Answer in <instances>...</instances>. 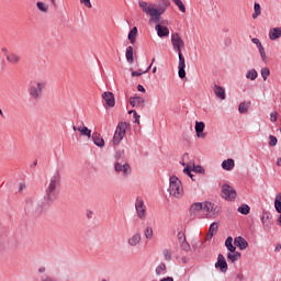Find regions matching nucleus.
Segmentation results:
<instances>
[{
	"mask_svg": "<svg viewBox=\"0 0 281 281\" xmlns=\"http://www.w3.org/2000/svg\"><path fill=\"white\" fill-rule=\"evenodd\" d=\"M274 207H276V211L281 214V200L280 199H276L274 200Z\"/></svg>",
	"mask_w": 281,
	"mask_h": 281,
	"instance_id": "49",
	"label": "nucleus"
},
{
	"mask_svg": "<svg viewBox=\"0 0 281 281\" xmlns=\"http://www.w3.org/2000/svg\"><path fill=\"white\" fill-rule=\"evenodd\" d=\"M194 171H195V172H199V173H203V172H205V169H203V167H201V166H196V167L194 168Z\"/></svg>",
	"mask_w": 281,
	"mask_h": 281,
	"instance_id": "57",
	"label": "nucleus"
},
{
	"mask_svg": "<svg viewBox=\"0 0 281 281\" xmlns=\"http://www.w3.org/2000/svg\"><path fill=\"white\" fill-rule=\"evenodd\" d=\"M102 98L108 106H115V95L113 94V92H103Z\"/></svg>",
	"mask_w": 281,
	"mask_h": 281,
	"instance_id": "20",
	"label": "nucleus"
},
{
	"mask_svg": "<svg viewBox=\"0 0 281 281\" xmlns=\"http://www.w3.org/2000/svg\"><path fill=\"white\" fill-rule=\"evenodd\" d=\"M7 60L10 63V65H19V63H21V55L11 52L7 54Z\"/></svg>",
	"mask_w": 281,
	"mask_h": 281,
	"instance_id": "22",
	"label": "nucleus"
},
{
	"mask_svg": "<svg viewBox=\"0 0 281 281\" xmlns=\"http://www.w3.org/2000/svg\"><path fill=\"white\" fill-rule=\"evenodd\" d=\"M47 87L45 81L35 82V85L29 88V95L33 98V100H41L43 98V91Z\"/></svg>",
	"mask_w": 281,
	"mask_h": 281,
	"instance_id": "3",
	"label": "nucleus"
},
{
	"mask_svg": "<svg viewBox=\"0 0 281 281\" xmlns=\"http://www.w3.org/2000/svg\"><path fill=\"white\" fill-rule=\"evenodd\" d=\"M257 48L259 49L262 63H267V53L265 52V46L261 45Z\"/></svg>",
	"mask_w": 281,
	"mask_h": 281,
	"instance_id": "40",
	"label": "nucleus"
},
{
	"mask_svg": "<svg viewBox=\"0 0 281 281\" xmlns=\"http://www.w3.org/2000/svg\"><path fill=\"white\" fill-rule=\"evenodd\" d=\"M144 236H145V238H147L148 240H150V238H153V227H147V228L145 229Z\"/></svg>",
	"mask_w": 281,
	"mask_h": 281,
	"instance_id": "44",
	"label": "nucleus"
},
{
	"mask_svg": "<svg viewBox=\"0 0 281 281\" xmlns=\"http://www.w3.org/2000/svg\"><path fill=\"white\" fill-rule=\"evenodd\" d=\"M135 210H136V214H137L138 218L140 221H145L146 220V204H144V199H142L140 196L136 198Z\"/></svg>",
	"mask_w": 281,
	"mask_h": 281,
	"instance_id": "9",
	"label": "nucleus"
},
{
	"mask_svg": "<svg viewBox=\"0 0 281 281\" xmlns=\"http://www.w3.org/2000/svg\"><path fill=\"white\" fill-rule=\"evenodd\" d=\"M42 281H56V279H54L52 277H45L42 279Z\"/></svg>",
	"mask_w": 281,
	"mask_h": 281,
	"instance_id": "60",
	"label": "nucleus"
},
{
	"mask_svg": "<svg viewBox=\"0 0 281 281\" xmlns=\"http://www.w3.org/2000/svg\"><path fill=\"white\" fill-rule=\"evenodd\" d=\"M165 260H172V254H170V250L165 249L162 251Z\"/></svg>",
	"mask_w": 281,
	"mask_h": 281,
	"instance_id": "51",
	"label": "nucleus"
},
{
	"mask_svg": "<svg viewBox=\"0 0 281 281\" xmlns=\"http://www.w3.org/2000/svg\"><path fill=\"white\" fill-rule=\"evenodd\" d=\"M36 7H37V10H40L41 12H48L49 10V8H47L43 2H37Z\"/></svg>",
	"mask_w": 281,
	"mask_h": 281,
	"instance_id": "43",
	"label": "nucleus"
},
{
	"mask_svg": "<svg viewBox=\"0 0 281 281\" xmlns=\"http://www.w3.org/2000/svg\"><path fill=\"white\" fill-rule=\"evenodd\" d=\"M160 281H175V279L172 277H167L161 279Z\"/></svg>",
	"mask_w": 281,
	"mask_h": 281,
	"instance_id": "62",
	"label": "nucleus"
},
{
	"mask_svg": "<svg viewBox=\"0 0 281 281\" xmlns=\"http://www.w3.org/2000/svg\"><path fill=\"white\" fill-rule=\"evenodd\" d=\"M178 240H179V243H186V234L184 233H181V232H179L178 233Z\"/></svg>",
	"mask_w": 281,
	"mask_h": 281,
	"instance_id": "53",
	"label": "nucleus"
},
{
	"mask_svg": "<svg viewBox=\"0 0 281 281\" xmlns=\"http://www.w3.org/2000/svg\"><path fill=\"white\" fill-rule=\"evenodd\" d=\"M127 38H128V41H130V43H131L132 45H135V41H137V26H134V27L130 31V33H128V35H127Z\"/></svg>",
	"mask_w": 281,
	"mask_h": 281,
	"instance_id": "33",
	"label": "nucleus"
},
{
	"mask_svg": "<svg viewBox=\"0 0 281 281\" xmlns=\"http://www.w3.org/2000/svg\"><path fill=\"white\" fill-rule=\"evenodd\" d=\"M270 120H271V122H278V113H271Z\"/></svg>",
	"mask_w": 281,
	"mask_h": 281,
	"instance_id": "55",
	"label": "nucleus"
},
{
	"mask_svg": "<svg viewBox=\"0 0 281 281\" xmlns=\"http://www.w3.org/2000/svg\"><path fill=\"white\" fill-rule=\"evenodd\" d=\"M151 16V21H154V23H159V19H161V15H159L157 8L150 13Z\"/></svg>",
	"mask_w": 281,
	"mask_h": 281,
	"instance_id": "38",
	"label": "nucleus"
},
{
	"mask_svg": "<svg viewBox=\"0 0 281 281\" xmlns=\"http://www.w3.org/2000/svg\"><path fill=\"white\" fill-rule=\"evenodd\" d=\"M269 139H270L269 146H277L278 145V138L276 136L270 135Z\"/></svg>",
	"mask_w": 281,
	"mask_h": 281,
	"instance_id": "50",
	"label": "nucleus"
},
{
	"mask_svg": "<svg viewBox=\"0 0 281 281\" xmlns=\"http://www.w3.org/2000/svg\"><path fill=\"white\" fill-rule=\"evenodd\" d=\"M234 238L227 237L225 240V247L231 254H236V246H234Z\"/></svg>",
	"mask_w": 281,
	"mask_h": 281,
	"instance_id": "29",
	"label": "nucleus"
},
{
	"mask_svg": "<svg viewBox=\"0 0 281 281\" xmlns=\"http://www.w3.org/2000/svg\"><path fill=\"white\" fill-rule=\"evenodd\" d=\"M277 166H281V158L277 159Z\"/></svg>",
	"mask_w": 281,
	"mask_h": 281,
	"instance_id": "64",
	"label": "nucleus"
},
{
	"mask_svg": "<svg viewBox=\"0 0 281 281\" xmlns=\"http://www.w3.org/2000/svg\"><path fill=\"white\" fill-rule=\"evenodd\" d=\"M115 164H122L126 161V156L124 155V150H116L114 155Z\"/></svg>",
	"mask_w": 281,
	"mask_h": 281,
	"instance_id": "30",
	"label": "nucleus"
},
{
	"mask_svg": "<svg viewBox=\"0 0 281 281\" xmlns=\"http://www.w3.org/2000/svg\"><path fill=\"white\" fill-rule=\"evenodd\" d=\"M166 271V263H160L157 268H156V274L157 276H161V272Z\"/></svg>",
	"mask_w": 281,
	"mask_h": 281,
	"instance_id": "47",
	"label": "nucleus"
},
{
	"mask_svg": "<svg viewBox=\"0 0 281 281\" xmlns=\"http://www.w3.org/2000/svg\"><path fill=\"white\" fill-rule=\"evenodd\" d=\"M204 131H205V123L203 121H196L195 122L196 137L205 139V137H207V134L204 133Z\"/></svg>",
	"mask_w": 281,
	"mask_h": 281,
	"instance_id": "15",
	"label": "nucleus"
},
{
	"mask_svg": "<svg viewBox=\"0 0 281 281\" xmlns=\"http://www.w3.org/2000/svg\"><path fill=\"white\" fill-rule=\"evenodd\" d=\"M168 192L170 196H175V199L183 198V184L181 180L177 176H171L169 178V189Z\"/></svg>",
	"mask_w": 281,
	"mask_h": 281,
	"instance_id": "2",
	"label": "nucleus"
},
{
	"mask_svg": "<svg viewBox=\"0 0 281 281\" xmlns=\"http://www.w3.org/2000/svg\"><path fill=\"white\" fill-rule=\"evenodd\" d=\"M177 8H179L180 12L186 13V4H183V1L181 0H171Z\"/></svg>",
	"mask_w": 281,
	"mask_h": 281,
	"instance_id": "39",
	"label": "nucleus"
},
{
	"mask_svg": "<svg viewBox=\"0 0 281 281\" xmlns=\"http://www.w3.org/2000/svg\"><path fill=\"white\" fill-rule=\"evenodd\" d=\"M180 247L183 249V251H190V244H188V240L180 241Z\"/></svg>",
	"mask_w": 281,
	"mask_h": 281,
	"instance_id": "48",
	"label": "nucleus"
},
{
	"mask_svg": "<svg viewBox=\"0 0 281 281\" xmlns=\"http://www.w3.org/2000/svg\"><path fill=\"white\" fill-rule=\"evenodd\" d=\"M236 196H238V194L234 187L229 184L222 186V199H225V201H236Z\"/></svg>",
	"mask_w": 281,
	"mask_h": 281,
	"instance_id": "7",
	"label": "nucleus"
},
{
	"mask_svg": "<svg viewBox=\"0 0 281 281\" xmlns=\"http://www.w3.org/2000/svg\"><path fill=\"white\" fill-rule=\"evenodd\" d=\"M237 212H239V214H244V216H247V214H249V212H251V207H249L247 204H241L237 209Z\"/></svg>",
	"mask_w": 281,
	"mask_h": 281,
	"instance_id": "34",
	"label": "nucleus"
},
{
	"mask_svg": "<svg viewBox=\"0 0 281 281\" xmlns=\"http://www.w3.org/2000/svg\"><path fill=\"white\" fill-rule=\"evenodd\" d=\"M234 166H236V164L234 162V159H232V158H228L222 162L223 170H228V171L234 170Z\"/></svg>",
	"mask_w": 281,
	"mask_h": 281,
	"instance_id": "28",
	"label": "nucleus"
},
{
	"mask_svg": "<svg viewBox=\"0 0 281 281\" xmlns=\"http://www.w3.org/2000/svg\"><path fill=\"white\" fill-rule=\"evenodd\" d=\"M72 131H78L80 135H83L85 137H88V139H91V130L87 126H79L77 127L76 125L72 126Z\"/></svg>",
	"mask_w": 281,
	"mask_h": 281,
	"instance_id": "24",
	"label": "nucleus"
},
{
	"mask_svg": "<svg viewBox=\"0 0 281 281\" xmlns=\"http://www.w3.org/2000/svg\"><path fill=\"white\" fill-rule=\"evenodd\" d=\"M128 128V123L126 122H120L116 126L114 137H113V144L114 146H119L120 142L124 139V135H126V130Z\"/></svg>",
	"mask_w": 281,
	"mask_h": 281,
	"instance_id": "4",
	"label": "nucleus"
},
{
	"mask_svg": "<svg viewBox=\"0 0 281 281\" xmlns=\"http://www.w3.org/2000/svg\"><path fill=\"white\" fill-rule=\"evenodd\" d=\"M25 188H26L25 183L20 184L19 192H23Z\"/></svg>",
	"mask_w": 281,
	"mask_h": 281,
	"instance_id": "61",
	"label": "nucleus"
},
{
	"mask_svg": "<svg viewBox=\"0 0 281 281\" xmlns=\"http://www.w3.org/2000/svg\"><path fill=\"white\" fill-rule=\"evenodd\" d=\"M145 102H146V100H144V98H142V97H131L130 98V104L133 108L142 106V109H144Z\"/></svg>",
	"mask_w": 281,
	"mask_h": 281,
	"instance_id": "21",
	"label": "nucleus"
},
{
	"mask_svg": "<svg viewBox=\"0 0 281 281\" xmlns=\"http://www.w3.org/2000/svg\"><path fill=\"white\" fill-rule=\"evenodd\" d=\"M158 8L162 10H168V8H170V0H159Z\"/></svg>",
	"mask_w": 281,
	"mask_h": 281,
	"instance_id": "37",
	"label": "nucleus"
},
{
	"mask_svg": "<svg viewBox=\"0 0 281 281\" xmlns=\"http://www.w3.org/2000/svg\"><path fill=\"white\" fill-rule=\"evenodd\" d=\"M234 245L235 247H238L241 250L247 249V247H249V243H247L246 239L243 238L241 236L235 237Z\"/></svg>",
	"mask_w": 281,
	"mask_h": 281,
	"instance_id": "23",
	"label": "nucleus"
},
{
	"mask_svg": "<svg viewBox=\"0 0 281 281\" xmlns=\"http://www.w3.org/2000/svg\"><path fill=\"white\" fill-rule=\"evenodd\" d=\"M128 114L130 115H133V117L135 119V123L136 124H139V114H137V111H135V110H131V111H128Z\"/></svg>",
	"mask_w": 281,
	"mask_h": 281,
	"instance_id": "45",
	"label": "nucleus"
},
{
	"mask_svg": "<svg viewBox=\"0 0 281 281\" xmlns=\"http://www.w3.org/2000/svg\"><path fill=\"white\" fill-rule=\"evenodd\" d=\"M261 223L263 225L265 232H269L273 226V216L271 215V213L263 211L261 216Z\"/></svg>",
	"mask_w": 281,
	"mask_h": 281,
	"instance_id": "11",
	"label": "nucleus"
},
{
	"mask_svg": "<svg viewBox=\"0 0 281 281\" xmlns=\"http://www.w3.org/2000/svg\"><path fill=\"white\" fill-rule=\"evenodd\" d=\"M115 172H122L123 177H128L131 175V165L128 162H115L114 164Z\"/></svg>",
	"mask_w": 281,
	"mask_h": 281,
	"instance_id": "10",
	"label": "nucleus"
},
{
	"mask_svg": "<svg viewBox=\"0 0 281 281\" xmlns=\"http://www.w3.org/2000/svg\"><path fill=\"white\" fill-rule=\"evenodd\" d=\"M80 3L85 5V8H93V5L91 4V0H80Z\"/></svg>",
	"mask_w": 281,
	"mask_h": 281,
	"instance_id": "52",
	"label": "nucleus"
},
{
	"mask_svg": "<svg viewBox=\"0 0 281 281\" xmlns=\"http://www.w3.org/2000/svg\"><path fill=\"white\" fill-rule=\"evenodd\" d=\"M130 247H137L142 243V234L136 233L127 240Z\"/></svg>",
	"mask_w": 281,
	"mask_h": 281,
	"instance_id": "25",
	"label": "nucleus"
},
{
	"mask_svg": "<svg viewBox=\"0 0 281 281\" xmlns=\"http://www.w3.org/2000/svg\"><path fill=\"white\" fill-rule=\"evenodd\" d=\"M144 71L143 72H139V71H132V76H133V78H137V77H139V76H144Z\"/></svg>",
	"mask_w": 281,
	"mask_h": 281,
	"instance_id": "56",
	"label": "nucleus"
},
{
	"mask_svg": "<svg viewBox=\"0 0 281 281\" xmlns=\"http://www.w3.org/2000/svg\"><path fill=\"white\" fill-rule=\"evenodd\" d=\"M269 76H271V70H269V68H262L261 69V78L266 81L267 78H269Z\"/></svg>",
	"mask_w": 281,
	"mask_h": 281,
	"instance_id": "41",
	"label": "nucleus"
},
{
	"mask_svg": "<svg viewBox=\"0 0 281 281\" xmlns=\"http://www.w3.org/2000/svg\"><path fill=\"white\" fill-rule=\"evenodd\" d=\"M218 233V223L213 222L210 227H209V233H207V239L212 240V238H214V234Z\"/></svg>",
	"mask_w": 281,
	"mask_h": 281,
	"instance_id": "26",
	"label": "nucleus"
},
{
	"mask_svg": "<svg viewBox=\"0 0 281 281\" xmlns=\"http://www.w3.org/2000/svg\"><path fill=\"white\" fill-rule=\"evenodd\" d=\"M246 78L248 80H256V78H258V71H256V69L248 70L246 74Z\"/></svg>",
	"mask_w": 281,
	"mask_h": 281,
	"instance_id": "35",
	"label": "nucleus"
},
{
	"mask_svg": "<svg viewBox=\"0 0 281 281\" xmlns=\"http://www.w3.org/2000/svg\"><path fill=\"white\" fill-rule=\"evenodd\" d=\"M280 249H281V244H277L274 251H280Z\"/></svg>",
	"mask_w": 281,
	"mask_h": 281,
	"instance_id": "63",
	"label": "nucleus"
},
{
	"mask_svg": "<svg viewBox=\"0 0 281 281\" xmlns=\"http://www.w3.org/2000/svg\"><path fill=\"white\" fill-rule=\"evenodd\" d=\"M137 91H140V93H146V88H144V86H142V85H138Z\"/></svg>",
	"mask_w": 281,
	"mask_h": 281,
	"instance_id": "58",
	"label": "nucleus"
},
{
	"mask_svg": "<svg viewBox=\"0 0 281 281\" xmlns=\"http://www.w3.org/2000/svg\"><path fill=\"white\" fill-rule=\"evenodd\" d=\"M179 64H178V76L179 78H186V57L183 53H178Z\"/></svg>",
	"mask_w": 281,
	"mask_h": 281,
	"instance_id": "13",
	"label": "nucleus"
},
{
	"mask_svg": "<svg viewBox=\"0 0 281 281\" xmlns=\"http://www.w3.org/2000/svg\"><path fill=\"white\" fill-rule=\"evenodd\" d=\"M240 258H241V254L236 250L235 252H229L227 255V260L228 262H232V265H234V262H236L237 260H240Z\"/></svg>",
	"mask_w": 281,
	"mask_h": 281,
	"instance_id": "31",
	"label": "nucleus"
},
{
	"mask_svg": "<svg viewBox=\"0 0 281 281\" xmlns=\"http://www.w3.org/2000/svg\"><path fill=\"white\" fill-rule=\"evenodd\" d=\"M125 58L130 65L135 63V58L133 57V46H128L125 52Z\"/></svg>",
	"mask_w": 281,
	"mask_h": 281,
	"instance_id": "32",
	"label": "nucleus"
},
{
	"mask_svg": "<svg viewBox=\"0 0 281 281\" xmlns=\"http://www.w3.org/2000/svg\"><path fill=\"white\" fill-rule=\"evenodd\" d=\"M171 45L177 54H181V49L186 47V42L182 41L181 35L179 33L171 34Z\"/></svg>",
	"mask_w": 281,
	"mask_h": 281,
	"instance_id": "8",
	"label": "nucleus"
},
{
	"mask_svg": "<svg viewBox=\"0 0 281 281\" xmlns=\"http://www.w3.org/2000/svg\"><path fill=\"white\" fill-rule=\"evenodd\" d=\"M215 269H220V271H222V273H227V260H225V256H223V254H220L217 256V261L215 263Z\"/></svg>",
	"mask_w": 281,
	"mask_h": 281,
	"instance_id": "14",
	"label": "nucleus"
},
{
	"mask_svg": "<svg viewBox=\"0 0 281 281\" xmlns=\"http://www.w3.org/2000/svg\"><path fill=\"white\" fill-rule=\"evenodd\" d=\"M25 212H30L31 214H43V206L36 202L33 198H27L24 206Z\"/></svg>",
	"mask_w": 281,
	"mask_h": 281,
	"instance_id": "6",
	"label": "nucleus"
},
{
	"mask_svg": "<svg viewBox=\"0 0 281 281\" xmlns=\"http://www.w3.org/2000/svg\"><path fill=\"white\" fill-rule=\"evenodd\" d=\"M90 139H92L94 146H98L99 148H104V138H102V135L98 132H93Z\"/></svg>",
	"mask_w": 281,
	"mask_h": 281,
	"instance_id": "18",
	"label": "nucleus"
},
{
	"mask_svg": "<svg viewBox=\"0 0 281 281\" xmlns=\"http://www.w3.org/2000/svg\"><path fill=\"white\" fill-rule=\"evenodd\" d=\"M213 91H214L216 98H218L220 100H225V98H226L225 88L215 85L213 88Z\"/></svg>",
	"mask_w": 281,
	"mask_h": 281,
	"instance_id": "27",
	"label": "nucleus"
},
{
	"mask_svg": "<svg viewBox=\"0 0 281 281\" xmlns=\"http://www.w3.org/2000/svg\"><path fill=\"white\" fill-rule=\"evenodd\" d=\"M138 5H139L140 10H143V12H144L145 14H147L148 16H149L150 13L156 9V8H155V4H153V3H149V4H148V2L142 1V0L138 1Z\"/></svg>",
	"mask_w": 281,
	"mask_h": 281,
	"instance_id": "16",
	"label": "nucleus"
},
{
	"mask_svg": "<svg viewBox=\"0 0 281 281\" xmlns=\"http://www.w3.org/2000/svg\"><path fill=\"white\" fill-rule=\"evenodd\" d=\"M183 172H184V175H188V177H190V179H191L192 181H195L194 175H192V169H190V167H186V168L183 169Z\"/></svg>",
	"mask_w": 281,
	"mask_h": 281,
	"instance_id": "46",
	"label": "nucleus"
},
{
	"mask_svg": "<svg viewBox=\"0 0 281 281\" xmlns=\"http://www.w3.org/2000/svg\"><path fill=\"white\" fill-rule=\"evenodd\" d=\"M239 113H247L249 111V106L245 102L239 103L238 108Z\"/></svg>",
	"mask_w": 281,
	"mask_h": 281,
	"instance_id": "42",
	"label": "nucleus"
},
{
	"mask_svg": "<svg viewBox=\"0 0 281 281\" xmlns=\"http://www.w3.org/2000/svg\"><path fill=\"white\" fill-rule=\"evenodd\" d=\"M254 10H255V14H252V19L260 16V14L262 13V8L260 7V3H258V2H255Z\"/></svg>",
	"mask_w": 281,
	"mask_h": 281,
	"instance_id": "36",
	"label": "nucleus"
},
{
	"mask_svg": "<svg viewBox=\"0 0 281 281\" xmlns=\"http://www.w3.org/2000/svg\"><path fill=\"white\" fill-rule=\"evenodd\" d=\"M155 30H156L159 38H165L166 36L170 35V30L168 29V26H164L161 24H156Z\"/></svg>",
	"mask_w": 281,
	"mask_h": 281,
	"instance_id": "19",
	"label": "nucleus"
},
{
	"mask_svg": "<svg viewBox=\"0 0 281 281\" xmlns=\"http://www.w3.org/2000/svg\"><path fill=\"white\" fill-rule=\"evenodd\" d=\"M16 238L14 236L1 235L0 236V251L5 249H15Z\"/></svg>",
	"mask_w": 281,
	"mask_h": 281,
	"instance_id": "5",
	"label": "nucleus"
},
{
	"mask_svg": "<svg viewBox=\"0 0 281 281\" xmlns=\"http://www.w3.org/2000/svg\"><path fill=\"white\" fill-rule=\"evenodd\" d=\"M201 210H203V203H201V202L193 203L189 209L191 218H196V214H199V212H201Z\"/></svg>",
	"mask_w": 281,
	"mask_h": 281,
	"instance_id": "17",
	"label": "nucleus"
},
{
	"mask_svg": "<svg viewBox=\"0 0 281 281\" xmlns=\"http://www.w3.org/2000/svg\"><path fill=\"white\" fill-rule=\"evenodd\" d=\"M251 43H254L257 47L262 46V43L260 42V40H258V38H256V37H254V38L251 40Z\"/></svg>",
	"mask_w": 281,
	"mask_h": 281,
	"instance_id": "54",
	"label": "nucleus"
},
{
	"mask_svg": "<svg viewBox=\"0 0 281 281\" xmlns=\"http://www.w3.org/2000/svg\"><path fill=\"white\" fill-rule=\"evenodd\" d=\"M156 11L158 12L159 16H161V14H164V12H166V9H161L158 7V9H156Z\"/></svg>",
	"mask_w": 281,
	"mask_h": 281,
	"instance_id": "59",
	"label": "nucleus"
},
{
	"mask_svg": "<svg viewBox=\"0 0 281 281\" xmlns=\"http://www.w3.org/2000/svg\"><path fill=\"white\" fill-rule=\"evenodd\" d=\"M202 210L203 212H207V214L216 216L221 212V206H215L212 202H204L202 203Z\"/></svg>",
	"mask_w": 281,
	"mask_h": 281,
	"instance_id": "12",
	"label": "nucleus"
},
{
	"mask_svg": "<svg viewBox=\"0 0 281 281\" xmlns=\"http://www.w3.org/2000/svg\"><path fill=\"white\" fill-rule=\"evenodd\" d=\"M60 172L56 171L48 181L45 182L44 201L46 205H52L60 194Z\"/></svg>",
	"mask_w": 281,
	"mask_h": 281,
	"instance_id": "1",
	"label": "nucleus"
}]
</instances>
